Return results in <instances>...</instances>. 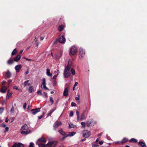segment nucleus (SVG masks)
I'll use <instances>...</instances> for the list:
<instances>
[{
  "instance_id": "obj_1",
  "label": "nucleus",
  "mask_w": 147,
  "mask_h": 147,
  "mask_svg": "<svg viewBox=\"0 0 147 147\" xmlns=\"http://www.w3.org/2000/svg\"><path fill=\"white\" fill-rule=\"evenodd\" d=\"M70 69L71 67L69 65H67L65 67L63 73L64 76L65 78H67L69 76L70 74Z\"/></svg>"
},
{
  "instance_id": "obj_2",
  "label": "nucleus",
  "mask_w": 147,
  "mask_h": 147,
  "mask_svg": "<svg viewBox=\"0 0 147 147\" xmlns=\"http://www.w3.org/2000/svg\"><path fill=\"white\" fill-rule=\"evenodd\" d=\"M77 52V49L74 46H72L71 48L69 54L70 55H74Z\"/></svg>"
},
{
  "instance_id": "obj_3",
  "label": "nucleus",
  "mask_w": 147,
  "mask_h": 147,
  "mask_svg": "<svg viewBox=\"0 0 147 147\" xmlns=\"http://www.w3.org/2000/svg\"><path fill=\"white\" fill-rule=\"evenodd\" d=\"M82 134L83 137L85 138H88L90 135V132L88 130H84Z\"/></svg>"
},
{
  "instance_id": "obj_4",
  "label": "nucleus",
  "mask_w": 147,
  "mask_h": 147,
  "mask_svg": "<svg viewBox=\"0 0 147 147\" xmlns=\"http://www.w3.org/2000/svg\"><path fill=\"white\" fill-rule=\"evenodd\" d=\"M42 83L41 85V87L44 90H48V88H47L46 86V80L44 78L42 79Z\"/></svg>"
},
{
  "instance_id": "obj_5",
  "label": "nucleus",
  "mask_w": 147,
  "mask_h": 147,
  "mask_svg": "<svg viewBox=\"0 0 147 147\" xmlns=\"http://www.w3.org/2000/svg\"><path fill=\"white\" fill-rule=\"evenodd\" d=\"M85 54V51L82 48H80L79 49V57L82 59Z\"/></svg>"
},
{
  "instance_id": "obj_6",
  "label": "nucleus",
  "mask_w": 147,
  "mask_h": 147,
  "mask_svg": "<svg viewBox=\"0 0 147 147\" xmlns=\"http://www.w3.org/2000/svg\"><path fill=\"white\" fill-rule=\"evenodd\" d=\"M5 74L6 76L8 78H10L11 76V74L9 70H7L6 72H4L3 73V74L4 75Z\"/></svg>"
},
{
  "instance_id": "obj_7",
  "label": "nucleus",
  "mask_w": 147,
  "mask_h": 147,
  "mask_svg": "<svg viewBox=\"0 0 147 147\" xmlns=\"http://www.w3.org/2000/svg\"><path fill=\"white\" fill-rule=\"evenodd\" d=\"M40 111L39 108H36L31 110V111L33 115H35L36 114Z\"/></svg>"
},
{
  "instance_id": "obj_8",
  "label": "nucleus",
  "mask_w": 147,
  "mask_h": 147,
  "mask_svg": "<svg viewBox=\"0 0 147 147\" xmlns=\"http://www.w3.org/2000/svg\"><path fill=\"white\" fill-rule=\"evenodd\" d=\"M65 40L66 39L64 36L63 35H62L60 38L59 40V41L61 43L64 44L65 42Z\"/></svg>"
},
{
  "instance_id": "obj_9",
  "label": "nucleus",
  "mask_w": 147,
  "mask_h": 147,
  "mask_svg": "<svg viewBox=\"0 0 147 147\" xmlns=\"http://www.w3.org/2000/svg\"><path fill=\"white\" fill-rule=\"evenodd\" d=\"M62 124L61 122H56L54 125V129L56 130L59 125H61Z\"/></svg>"
},
{
  "instance_id": "obj_10",
  "label": "nucleus",
  "mask_w": 147,
  "mask_h": 147,
  "mask_svg": "<svg viewBox=\"0 0 147 147\" xmlns=\"http://www.w3.org/2000/svg\"><path fill=\"white\" fill-rule=\"evenodd\" d=\"M69 89L68 87L65 88L63 92V96H67L69 93Z\"/></svg>"
},
{
  "instance_id": "obj_11",
  "label": "nucleus",
  "mask_w": 147,
  "mask_h": 147,
  "mask_svg": "<svg viewBox=\"0 0 147 147\" xmlns=\"http://www.w3.org/2000/svg\"><path fill=\"white\" fill-rule=\"evenodd\" d=\"M22 67L21 65H16L15 67V69L16 72H19Z\"/></svg>"
},
{
  "instance_id": "obj_12",
  "label": "nucleus",
  "mask_w": 147,
  "mask_h": 147,
  "mask_svg": "<svg viewBox=\"0 0 147 147\" xmlns=\"http://www.w3.org/2000/svg\"><path fill=\"white\" fill-rule=\"evenodd\" d=\"M24 145L21 143L18 144L15 143L12 146V147H23Z\"/></svg>"
},
{
  "instance_id": "obj_13",
  "label": "nucleus",
  "mask_w": 147,
  "mask_h": 147,
  "mask_svg": "<svg viewBox=\"0 0 147 147\" xmlns=\"http://www.w3.org/2000/svg\"><path fill=\"white\" fill-rule=\"evenodd\" d=\"M31 133V131L30 130H28L26 131H22L20 133L23 135L25 134L27 135L29 133Z\"/></svg>"
},
{
  "instance_id": "obj_14",
  "label": "nucleus",
  "mask_w": 147,
  "mask_h": 147,
  "mask_svg": "<svg viewBox=\"0 0 147 147\" xmlns=\"http://www.w3.org/2000/svg\"><path fill=\"white\" fill-rule=\"evenodd\" d=\"M7 87L5 86L2 87L0 90V92L2 93H5L7 90Z\"/></svg>"
},
{
  "instance_id": "obj_15",
  "label": "nucleus",
  "mask_w": 147,
  "mask_h": 147,
  "mask_svg": "<svg viewBox=\"0 0 147 147\" xmlns=\"http://www.w3.org/2000/svg\"><path fill=\"white\" fill-rule=\"evenodd\" d=\"M56 142L55 141L51 142L48 143L50 147H54L56 144Z\"/></svg>"
},
{
  "instance_id": "obj_16",
  "label": "nucleus",
  "mask_w": 147,
  "mask_h": 147,
  "mask_svg": "<svg viewBox=\"0 0 147 147\" xmlns=\"http://www.w3.org/2000/svg\"><path fill=\"white\" fill-rule=\"evenodd\" d=\"M47 140L46 139L43 138V137H42L39 138L37 140V142L39 141L45 143L47 142Z\"/></svg>"
},
{
  "instance_id": "obj_17",
  "label": "nucleus",
  "mask_w": 147,
  "mask_h": 147,
  "mask_svg": "<svg viewBox=\"0 0 147 147\" xmlns=\"http://www.w3.org/2000/svg\"><path fill=\"white\" fill-rule=\"evenodd\" d=\"M50 70V69L47 68L46 69V74L48 76H52V74L51 73Z\"/></svg>"
},
{
  "instance_id": "obj_18",
  "label": "nucleus",
  "mask_w": 147,
  "mask_h": 147,
  "mask_svg": "<svg viewBox=\"0 0 147 147\" xmlns=\"http://www.w3.org/2000/svg\"><path fill=\"white\" fill-rule=\"evenodd\" d=\"M92 120H90L86 122V124L88 126H92L93 125L92 123Z\"/></svg>"
},
{
  "instance_id": "obj_19",
  "label": "nucleus",
  "mask_w": 147,
  "mask_h": 147,
  "mask_svg": "<svg viewBox=\"0 0 147 147\" xmlns=\"http://www.w3.org/2000/svg\"><path fill=\"white\" fill-rule=\"evenodd\" d=\"M28 128V127L26 124H24L21 127L22 130H27Z\"/></svg>"
},
{
  "instance_id": "obj_20",
  "label": "nucleus",
  "mask_w": 147,
  "mask_h": 147,
  "mask_svg": "<svg viewBox=\"0 0 147 147\" xmlns=\"http://www.w3.org/2000/svg\"><path fill=\"white\" fill-rule=\"evenodd\" d=\"M138 144L142 147H145L146 145L144 142L142 141L139 142Z\"/></svg>"
},
{
  "instance_id": "obj_21",
  "label": "nucleus",
  "mask_w": 147,
  "mask_h": 147,
  "mask_svg": "<svg viewBox=\"0 0 147 147\" xmlns=\"http://www.w3.org/2000/svg\"><path fill=\"white\" fill-rule=\"evenodd\" d=\"M20 56L19 55H18L16 57L14 58V60L16 62L18 61L20 59Z\"/></svg>"
},
{
  "instance_id": "obj_22",
  "label": "nucleus",
  "mask_w": 147,
  "mask_h": 147,
  "mask_svg": "<svg viewBox=\"0 0 147 147\" xmlns=\"http://www.w3.org/2000/svg\"><path fill=\"white\" fill-rule=\"evenodd\" d=\"M137 142L138 140L134 138H132L129 140L130 142Z\"/></svg>"
},
{
  "instance_id": "obj_23",
  "label": "nucleus",
  "mask_w": 147,
  "mask_h": 147,
  "mask_svg": "<svg viewBox=\"0 0 147 147\" xmlns=\"http://www.w3.org/2000/svg\"><path fill=\"white\" fill-rule=\"evenodd\" d=\"M29 80H28L26 81H25L23 83V85L24 86H29L30 85V84L29 83Z\"/></svg>"
},
{
  "instance_id": "obj_24",
  "label": "nucleus",
  "mask_w": 147,
  "mask_h": 147,
  "mask_svg": "<svg viewBox=\"0 0 147 147\" xmlns=\"http://www.w3.org/2000/svg\"><path fill=\"white\" fill-rule=\"evenodd\" d=\"M85 118V115L84 112H83L81 115L80 120L81 121L83 120Z\"/></svg>"
},
{
  "instance_id": "obj_25",
  "label": "nucleus",
  "mask_w": 147,
  "mask_h": 147,
  "mask_svg": "<svg viewBox=\"0 0 147 147\" xmlns=\"http://www.w3.org/2000/svg\"><path fill=\"white\" fill-rule=\"evenodd\" d=\"M12 93L11 92L10 93L9 92V90H8L7 92V98H9L10 97H11L12 96Z\"/></svg>"
},
{
  "instance_id": "obj_26",
  "label": "nucleus",
  "mask_w": 147,
  "mask_h": 147,
  "mask_svg": "<svg viewBox=\"0 0 147 147\" xmlns=\"http://www.w3.org/2000/svg\"><path fill=\"white\" fill-rule=\"evenodd\" d=\"M128 140V138H123L122 140L121 141V143H124L127 142Z\"/></svg>"
},
{
  "instance_id": "obj_27",
  "label": "nucleus",
  "mask_w": 147,
  "mask_h": 147,
  "mask_svg": "<svg viewBox=\"0 0 147 147\" xmlns=\"http://www.w3.org/2000/svg\"><path fill=\"white\" fill-rule=\"evenodd\" d=\"M76 132H70L68 134H67V135H68V136H72L76 134Z\"/></svg>"
},
{
  "instance_id": "obj_28",
  "label": "nucleus",
  "mask_w": 147,
  "mask_h": 147,
  "mask_svg": "<svg viewBox=\"0 0 147 147\" xmlns=\"http://www.w3.org/2000/svg\"><path fill=\"white\" fill-rule=\"evenodd\" d=\"M34 90L32 86L30 87L28 89V91L30 93H32L34 91Z\"/></svg>"
},
{
  "instance_id": "obj_29",
  "label": "nucleus",
  "mask_w": 147,
  "mask_h": 147,
  "mask_svg": "<svg viewBox=\"0 0 147 147\" xmlns=\"http://www.w3.org/2000/svg\"><path fill=\"white\" fill-rule=\"evenodd\" d=\"M61 56V54L60 53H58L55 56V58L56 59H58Z\"/></svg>"
},
{
  "instance_id": "obj_30",
  "label": "nucleus",
  "mask_w": 147,
  "mask_h": 147,
  "mask_svg": "<svg viewBox=\"0 0 147 147\" xmlns=\"http://www.w3.org/2000/svg\"><path fill=\"white\" fill-rule=\"evenodd\" d=\"M64 26L63 25L59 26L58 28V30L59 31H62L64 29Z\"/></svg>"
},
{
  "instance_id": "obj_31",
  "label": "nucleus",
  "mask_w": 147,
  "mask_h": 147,
  "mask_svg": "<svg viewBox=\"0 0 147 147\" xmlns=\"http://www.w3.org/2000/svg\"><path fill=\"white\" fill-rule=\"evenodd\" d=\"M59 133L63 135H65V133L62 130L61 128L60 129L59 131Z\"/></svg>"
},
{
  "instance_id": "obj_32",
  "label": "nucleus",
  "mask_w": 147,
  "mask_h": 147,
  "mask_svg": "<svg viewBox=\"0 0 147 147\" xmlns=\"http://www.w3.org/2000/svg\"><path fill=\"white\" fill-rule=\"evenodd\" d=\"M17 50L16 49H14L11 53V55L13 56L15 55L17 52Z\"/></svg>"
},
{
  "instance_id": "obj_33",
  "label": "nucleus",
  "mask_w": 147,
  "mask_h": 147,
  "mask_svg": "<svg viewBox=\"0 0 147 147\" xmlns=\"http://www.w3.org/2000/svg\"><path fill=\"white\" fill-rule=\"evenodd\" d=\"M55 110V109H53L49 111V113L47 117H48L49 116H50L51 115Z\"/></svg>"
},
{
  "instance_id": "obj_34",
  "label": "nucleus",
  "mask_w": 147,
  "mask_h": 147,
  "mask_svg": "<svg viewBox=\"0 0 147 147\" xmlns=\"http://www.w3.org/2000/svg\"><path fill=\"white\" fill-rule=\"evenodd\" d=\"M55 110V109H53L49 111V113L47 117H48L49 116H50L51 115Z\"/></svg>"
},
{
  "instance_id": "obj_35",
  "label": "nucleus",
  "mask_w": 147,
  "mask_h": 147,
  "mask_svg": "<svg viewBox=\"0 0 147 147\" xmlns=\"http://www.w3.org/2000/svg\"><path fill=\"white\" fill-rule=\"evenodd\" d=\"M13 61L11 59L7 61V63L9 65H11L13 64Z\"/></svg>"
},
{
  "instance_id": "obj_36",
  "label": "nucleus",
  "mask_w": 147,
  "mask_h": 147,
  "mask_svg": "<svg viewBox=\"0 0 147 147\" xmlns=\"http://www.w3.org/2000/svg\"><path fill=\"white\" fill-rule=\"evenodd\" d=\"M80 108L77 110L76 111V114L77 117H79V113H80Z\"/></svg>"
},
{
  "instance_id": "obj_37",
  "label": "nucleus",
  "mask_w": 147,
  "mask_h": 147,
  "mask_svg": "<svg viewBox=\"0 0 147 147\" xmlns=\"http://www.w3.org/2000/svg\"><path fill=\"white\" fill-rule=\"evenodd\" d=\"M39 147H44L45 144L41 143L38 144Z\"/></svg>"
},
{
  "instance_id": "obj_38",
  "label": "nucleus",
  "mask_w": 147,
  "mask_h": 147,
  "mask_svg": "<svg viewBox=\"0 0 147 147\" xmlns=\"http://www.w3.org/2000/svg\"><path fill=\"white\" fill-rule=\"evenodd\" d=\"M71 73L73 75H74L75 74V72L74 70V69L72 68L71 69Z\"/></svg>"
},
{
  "instance_id": "obj_39",
  "label": "nucleus",
  "mask_w": 147,
  "mask_h": 147,
  "mask_svg": "<svg viewBox=\"0 0 147 147\" xmlns=\"http://www.w3.org/2000/svg\"><path fill=\"white\" fill-rule=\"evenodd\" d=\"M29 147H35L34 143L32 142H30Z\"/></svg>"
},
{
  "instance_id": "obj_40",
  "label": "nucleus",
  "mask_w": 147,
  "mask_h": 147,
  "mask_svg": "<svg viewBox=\"0 0 147 147\" xmlns=\"http://www.w3.org/2000/svg\"><path fill=\"white\" fill-rule=\"evenodd\" d=\"M81 125L84 128L85 127L86 123L85 122H82L81 123Z\"/></svg>"
},
{
  "instance_id": "obj_41",
  "label": "nucleus",
  "mask_w": 147,
  "mask_h": 147,
  "mask_svg": "<svg viewBox=\"0 0 147 147\" xmlns=\"http://www.w3.org/2000/svg\"><path fill=\"white\" fill-rule=\"evenodd\" d=\"M71 105L72 107H76V104L73 102L71 103Z\"/></svg>"
},
{
  "instance_id": "obj_42",
  "label": "nucleus",
  "mask_w": 147,
  "mask_h": 147,
  "mask_svg": "<svg viewBox=\"0 0 147 147\" xmlns=\"http://www.w3.org/2000/svg\"><path fill=\"white\" fill-rule=\"evenodd\" d=\"M50 100L51 102V104L52 105L54 101L53 98L52 97H50Z\"/></svg>"
},
{
  "instance_id": "obj_43",
  "label": "nucleus",
  "mask_w": 147,
  "mask_h": 147,
  "mask_svg": "<svg viewBox=\"0 0 147 147\" xmlns=\"http://www.w3.org/2000/svg\"><path fill=\"white\" fill-rule=\"evenodd\" d=\"M37 94H38L39 95H42V93L41 92V91L40 90H39L37 92Z\"/></svg>"
},
{
  "instance_id": "obj_44",
  "label": "nucleus",
  "mask_w": 147,
  "mask_h": 147,
  "mask_svg": "<svg viewBox=\"0 0 147 147\" xmlns=\"http://www.w3.org/2000/svg\"><path fill=\"white\" fill-rule=\"evenodd\" d=\"M65 136L63 137L61 139V140H64L65 138H67L68 136V135H67V134L65 135H64Z\"/></svg>"
},
{
  "instance_id": "obj_45",
  "label": "nucleus",
  "mask_w": 147,
  "mask_h": 147,
  "mask_svg": "<svg viewBox=\"0 0 147 147\" xmlns=\"http://www.w3.org/2000/svg\"><path fill=\"white\" fill-rule=\"evenodd\" d=\"M74 115V113L72 111H71L69 114V116L70 117H72Z\"/></svg>"
},
{
  "instance_id": "obj_46",
  "label": "nucleus",
  "mask_w": 147,
  "mask_h": 147,
  "mask_svg": "<svg viewBox=\"0 0 147 147\" xmlns=\"http://www.w3.org/2000/svg\"><path fill=\"white\" fill-rule=\"evenodd\" d=\"M9 127H6L5 128V130L4 131V132L5 133L8 131L9 130Z\"/></svg>"
},
{
  "instance_id": "obj_47",
  "label": "nucleus",
  "mask_w": 147,
  "mask_h": 147,
  "mask_svg": "<svg viewBox=\"0 0 147 147\" xmlns=\"http://www.w3.org/2000/svg\"><path fill=\"white\" fill-rule=\"evenodd\" d=\"M58 76H57L56 75H54L53 77V79L55 81H56V78Z\"/></svg>"
},
{
  "instance_id": "obj_48",
  "label": "nucleus",
  "mask_w": 147,
  "mask_h": 147,
  "mask_svg": "<svg viewBox=\"0 0 147 147\" xmlns=\"http://www.w3.org/2000/svg\"><path fill=\"white\" fill-rule=\"evenodd\" d=\"M26 102H24V105H23V108L24 109H26Z\"/></svg>"
},
{
  "instance_id": "obj_49",
  "label": "nucleus",
  "mask_w": 147,
  "mask_h": 147,
  "mask_svg": "<svg viewBox=\"0 0 147 147\" xmlns=\"http://www.w3.org/2000/svg\"><path fill=\"white\" fill-rule=\"evenodd\" d=\"M75 99L76 100H80V95H78V97H76L75 98Z\"/></svg>"
},
{
  "instance_id": "obj_50",
  "label": "nucleus",
  "mask_w": 147,
  "mask_h": 147,
  "mask_svg": "<svg viewBox=\"0 0 147 147\" xmlns=\"http://www.w3.org/2000/svg\"><path fill=\"white\" fill-rule=\"evenodd\" d=\"M1 126L3 127H4L6 126V125L4 123H2L1 125Z\"/></svg>"
},
{
  "instance_id": "obj_51",
  "label": "nucleus",
  "mask_w": 147,
  "mask_h": 147,
  "mask_svg": "<svg viewBox=\"0 0 147 147\" xmlns=\"http://www.w3.org/2000/svg\"><path fill=\"white\" fill-rule=\"evenodd\" d=\"M3 109L2 108H0V113H1L3 111Z\"/></svg>"
},
{
  "instance_id": "obj_52",
  "label": "nucleus",
  "mask_w": 147,
  "mask_h": 147,
  "mask_svg": "<svg viewBox=\"0 0 147 147\" xmlns=\"http://www.w3.org/2000/svg\"><path fill=\"white\" fill-rule=\"evenodd\" d=\"M43 95L45 97H47V94L45 92H43Z\"/></svg>"
},
{
  "instance_id": "obj_53",
  "label": "nucleus",
  "mask_w": 147,
  "mask_h": 147,
  "mask_svg": "<svg viewBox=\"0 0 147 147\" xmlns=\"http://www.w3.org/2000/svg\"><path fill=\"white\" fill-rule=\"evenodd\" d=\"M115 144H119L121 143V142L116 141L114 142Z\"/></svg>"
},
{
  "instance_id": "obj_54",
  "label": "nucleus",
  "mask_w": 147,
  "mask_h": 147,
  "mask_svg": "<svg viewBox=\"0 0 147 147\" xmlns=\"http://www.w3.org/2000/svg\"><path fill=\"white\" fill-rule=\"evenodd\" d=\"M69 127L70 128H72L73 127V125L72 124H71V125L70 123H69Z\"/></svg>"
},
{
  "instance_id": "obj_55",
  "label": "nucleus",
  "mask_w": 147,
  "mask_h": 147,
  "mask_svg": "<svg viewBox=\"0 0 147 147\" xmlns=\"http://www.w3.org/2000/svg\"><path fill=\"white\" fill-rule=\"evenodd\" d=\"M99 145L98 144H94L92 145V147H99Z\"/></svg>"
},
{
  "instance_id": "obj_56",
  "label": "nucleus",
  "mask_w": 147,
  "mask_h": 147,
  "mask_svg": "<svg viewBox=\"0 0 147 147\" xmlns=\"http://www.w3.org/2000/svg\"><path fill=\"white\" fill-rule=\"evenodd\" d=\"M44 147H50V146L49 144L48 143L47 144H45Z\"/></svg>"
},
{
  "instance_id": "obj_57",
  "label": "nucleus",
  "mask_w": 147,
  "mask_h": 147,
  "mask_svg": "<svg viewBox=\"0 0 147 147\" xmlns=\"http://www.w3.org/2000/svg\"><path fill=\"white\" fill-rule=\"evenodd\" d=\"M14 110L13 107L11 109L10 112L11 113H13L14 112Z\"/></svg>"
},
{
  "instance_id": "obj_58",
  "label": "nucleus",
  "mask_w": 147,
  "mask_h": 147,
  "mask_svg": "<svg viewBox=\"0 0 147 147\" xmlns=\"http://www.w3.org/2000/svg\"><path fill=\"white\" fill-rule=\"evenodd\" d=\"M57 74L56 75L57 76H58V75H59V73H60V71H59V69H58L57 70Z\"/></svg>"
},
{
  "instance_id": "obj_59",
  "label": "nucleus",
  "mask_w": 147,
  "mask_h": 147,
  "mask_svg": "<svg viewBox=\"0 0 147 147\" xmlns=\"http://www.w3.org/2000/svg\"><path fill=\"white\" fill-rule=\"evenodd\" d=\"M44 115V114H43L42 115L40 116H39L38 117V118L39 119H41L42 117Z\"/></svg>"
},
{
  "instance_id": "obj_60",
  "label": "nucleus",
  "mask_w": 147,
  "mask_h": 147,
  "mask_svg": "<svg viewBox=\"0 0 147 147\" xmlns=\"http://www.w3.org/2000/svg\"><path fill=\"white\" fill-rule=\"evenodd\" d=\"M99 143L100 145H102L103 143V141H99Z\"/></svg>"
},
{
  "instance_id": "obj_61",
  "label": "nucleus",
  "mask_w": 147,
  "mask_h": 147,
  "mask_svg": "<svg viewBox=\"0 0 147 147\" xmlns=\"http://www.w3.org/2000/svg\"><path fill=\"white\" fill-rule=\"evenodd\" d=\"M14 88L16 89V90H19V89L18 88V87H17L16 86H14Z\"/></svg>"
},
{
  "instance_id": "obj_62",
  "label": "nucleus",
  "mask_w": 147,
  "mask_h": 147,
  "mask_svg": "<svg viewBox=\"0 0 147 147\" xmlns=\"http://www.w3.org/2000/svg\"><path fill=\"white\" fill-rule=\"evenodd\" d=\"M78 84V82H75V84L74 85V87H76V86Z\"/></svg>"
},
{
  "instance_id": "obj_63",
  "label": "nucleus",
  "mask_w": 147,
  "mask_h": 147,
  "mask_svg": "<svg viewBox=\"0 0 147 147\" xmlns=\"http://www.w3.org/2000/svg\"><path fill=\"white\" fill-rule=\"evenodd\" d=\"M24 59L26 60L27 61H31V60L30 59H28L27 58H26V57H25L24 58Z\"/></svg>"
},
{
  "instance_id": "obj_64",
  "label": "nucleus",
  "mask_w": 147,
  "mask_h": 147,
  "mask_svg": "<svg viewBox=\"0 0 147 147\" xmlns=\"http://www.w3.org/2000/svg\"><path fill=\"white\" fill-rule=\"evenodd\" d=\"M98 140H99L98 139V138H97V139L95 141V143H97L98 142Z\"/></svg>"
}]
</instances>
